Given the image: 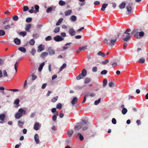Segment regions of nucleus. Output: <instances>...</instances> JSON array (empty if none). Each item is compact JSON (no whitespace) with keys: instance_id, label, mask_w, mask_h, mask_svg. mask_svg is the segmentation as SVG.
<instances>
[{"instance_id":"f257e3e1","label":"nucleus","mask_w":148,"mask_h":148,"mask_svg":"<svg viewBox=\"0 0 148 148\" xmlns=\"http://www.w3.org/2000/svg\"><path fill=\"white\" fill-rule=\"evenodd\" d=\"M87 123V122L85 120H83L82 122L79 123L75 126L74 129L75 131H77L80 130L83 127V125H84V124H86Z\"/></svg>"},{"instance_id":"f03ea898","label":"nucleus","mask_w":148,"mask_h":148,"mask_svg":"<svg viewBox=\"0 0 148 148\" xmlns=\"http://www.w3.org/2000/svg\"><path fill=\"white\" fill-rule=\"evenodd\" d=\"M138 34V30L137 29H134L131 32V34L132 35H134L135 38H139Z\"/></svg>"},{"instance_id":"7ed1b4c3","label":"nucleus","mask_w":148,"mask_h":148,"mask_svg":"<svg viewBox=\"0 0 148 148\" xmlns=\"http://www.w3.org/2000/svg\"><path fill=\"white\" fill-rule=\"evenodd\" d=\"M47 51L48 52L49 55L50 56L54 55L55 53V50L52 49L50 47L47 48Z\"/></svg>"},{"instance_id":"20e7f679","label":"nucleus","mask_w":148,"mask_h":148,"mask_svg":"<svg viewBox=\"0 0 148 148\" xmlns=\"http://www.w3.org/2000/svg\"><path fill=\"white\" fill-rule=\"evenodd\" d=\"M132 3H128L127 5L126 6V8L127 9V11L129 12V14H130L131 13V11L132 9Z\"/></svg>"},{"instance_id":"39448f33","label":"nucleus","mask_w":148,"mask_h":148,"mask_svg":"<svg viewBox=\"0 0 148 148\" xmlns=\"http://www.w3.org/2000/svg\"><path fill=\"white\" fill-rule=\"evenodd\" d=\"M54 40L57 42H60L64 40V38L62 36L57 35L53 38Z\"/></svg>"},{"instance_id":"423d86ee","label":"nucleus","mask_w":148,"mask_h":148,"mask_svg":"<svg viewBox=\"0 0 148 148\" xmlns=\"http://www.w3.org/2000/svg\"><path fill=\"white\" fill-rule=\"evenodd\" d=\"M110 41V45L111 46H114L116 41V38H114V39H110L109 38L108 39Z\"/></svg>"},{"instance_id":"0eeeda50","label":"nucleus","mask_w":148,"mask_h":148,"mask_svg":"<svg viewBox=\"0 0 148 148\" xmlns=\"http://www.w3.org/2000/svg\"><path fill=\"white\" fill-rule=\"evenodd\" d=\"M41 125L38 123H36L34 125V128L36 130H38L40 127Z\"/></svg>"},{"instance_id":"6e6552de","label":"nucleus","mask_w":148,"mask_h":148,"mask_svg":"<svg viewBox=\"0 0 148 148\" xmlns=\"http://www.w3.org/2000/svg\"><path fill=\"white\" fill-rule=\"evenodd\" d=\"M10 20V18L9 17H6L5 18L2 20V22L3 24H5L8 23Z\"/></svg>"},{"instance_id":"1a4fd4ad","label":"nucleus","mask_w":148,"mask_h":148,"mask_svg":"<svg viewBox=\"0 0 148 148\" xmlns=\"http://www.w3.org/2000/svg\"><path fill=\"white\" fill-rule=\"evenodd\" d=\"M18 111L19 113L21 114L22 116L23 115L25 114H27L26 111L23 110L22 108H21L19 109Z\"/></svg>"},{"instance_id":"9d476101","label":"nucleus","mask_w":148,"mask_h":148,"mask_svg":"<svg viewBox=\"0 0 148 148\" xmlns=\"http://www.w3.org/2000/svg\"><path fill=\"white\" fill-rule=\"evenodd\" d=\"M38 49L37 50L38 52H40L44 49V47L42 44H41L38 46Z\"/></svg>"},{"instance_id":"9b49d317","label":"nucleus","mask_w":148,"mask_h":148,"mask_svg":"<svg viewBox=\"0 0 148 148\" xmlns=\"http://www.w3.org/2000/svg\"><path fill=\"white\" fill-rule=\"evenodd\" d=\"M69 32V34L71 36H74L75 34V32L73 28L70 29Z\"/></svg>"},{"instance_id":"f8f14e48","label":"nucleus","mask_w":148,"mask_h":148,"mask_svg":"<svg viewBox=\"0 0 148 148\" xmlns=\"http://www.w3.org/2000/svg\"><path fill=\"white\" fill-rule=\"evenodd\" d=\"M34 139L36 144H38L39 143V136L38 134H36L34 136Z\"/></svg>"},{"instance_id":"ddd939ff","label":"nucleus","mask_w":148,"mask_h":148,"mask_svg":"<svg viewBox=\"0 0 148 148\" xmlns=\"http://www.w3.org/2000/svg\"><path fill=\"white\" fill-rule=\"evenodd\" d=\"M22 116L21 114L19 113L18 111L15 114L14 117L16 119H18Z\"/></svg>"},{"instance_id":"4468645a","label":"nucleus","mask_w":148,"mask_h":148,"mask_svg":"<svg viewBox=\"0 0 148 148\" xmlns=\"http://www.w3.org/2000/svg\"><path fill=\"white\" fill-rule=\"evenodd\" d=\"M85 120L87 121V123L86 124H84V125H83L82 130L83 131L86 130L88 127L89 123L87 120Z\"/></svg>"},{"instance_id":"2eb2a0df","label":"nucleus","mask_w":148,"mask_h":148,"mask_svg":"<svg viewBox=\"0 0 148 148\" xmlns=\"http://www.w3.org/2000/svg\"><path fill=\"white\" fill-rule=\"evenodd\" d=\"M77 138H79L80 140L82 141L83 140L84 138L83 136L80 133H78L76 136Z\"/></svg>"},{"instance_id":"dca6fc26","label":"nucleus","mask_w":148,"mask_h":148,"mask_svg":"<svg viewBox=\"0 0 148 148\" xmlns=\"http://www.w3.org/2000/svg\"><path fill=\"white\" fill-rule=\"evenodd\" d=\"M14 42L17 45H19L21 43V40L20 39L16 38L14 40Z\"/></svg>"},{"instance_id":"f3484780","label":"nucleus","mask_w":148,"mask_h":148,"mask_svg":"<svg viewBox=\"0 0 148 148\" xmlns=\"http://www.w3.org/2000/svg\"><path fill=\"white\" fill-rule=\"evenodd\" d=\"M19 100L17 99L15 100L14 102V104L16 105L15 106V107L16 108H17L18 106H19Z\"/></svg>"},{"instance_id":"a211bd4d","label":"nucleus","mask_w":148,"mask_h":148,"mask_svg":"<svg viewBox=\"0 0 148 148\" xmlns=\"http://www.w3.org/2000/svg\"><path fill=\"white\" fill-rule=\"evenodd\" d=\"M55 9V7L52 6L50 7H49L46 10V12L48 13H49L52 11L53 10H54Z\"/></svg>"},{"instance_id":"6ab92c4d","label":"nucleus","mask_w":148,"mask_h":148,"mask_svg":"<svg viewBox=\"0 0 148 148\" xmlns=\"http://www.w3.org/2000/svg\"><path fill=\"white\" fill-rule=\"evenodd\" d=\"M78 100L77 98L76 97H74L71 101V103L73 105H74L76 103Z\"/></svg>"},{"instance_id":"aec40b11","label":"nucleus","mask_w":148,"mask_h":148,"mask_svg":"<svg viewBox=\"0 0 148 148\" xmlns=\"http://www.w3.org/2000/svg\"><path fill=\"white\" fill-rule=\"evenodd\" d=\"M108 5V4L107 3H104L103 4L102 6V7L101 8V10L102 11H104L105 10L106 8Z\"/></svg>"},{"instance_id":"412c9836","label":"nucleus","mask_w":148,"mask_h":148,"mask_svg":"<svg viewBox=\"0 0 148 148\" xmlns=\"http://www.w3.org/2000/svg\"><path fill=\"white\" fill-rule=\"evenodd\" d=\"M126 5L125 3L124 2H122L119 5V8L121 9L124 8Z\"/></svg>"},{"instance_id":"4be33fe9","label":"nucleus","mask_w":148,"mask_h":148,"mask_svg":"<svg viewBox=\"0 0 148 148\" xmlns=\"http://www.w3.org/2000/svg\"><path fill=\"white\" fill-rule=\"evenodd\" d=\"M72 12V11L71 10H68L64 12V14L65 16H67L70 15Z\"/></svg>"},{"instance_id":"5701e85b","label":"nucleus","mask_w":148,"mask_h":148,"mask_svg":"<svg viewBox=\"0 0 148 148\" xmlns=\"http://www.w3.org/2000/svg\"><path fill=\"white\" fill-rule=\"evenodd\" d=\"M87 45L83 46L82 47H80L79 48V51H84L87 49Z\"/></svg>"},{"instance_id":"b1692460","label":"nucleus","mask_w":148,"mask_h":148,"mask_svg":"<svg viewBox=\"0 0 148 148\" xmlns=\"http://www.w3.org/2000/svg\"><path fill=\"white\" fill-rule=\"evenodd\" d=\"M97 54L99 56H101L103 57H105L106 56V54L102 52L101 51H99L98 53Z\"/></svg>"},{"instance_id":"393cba45","label":"nucleus","mask_w":148,"mask_h":148,"mask_svg":"<svg viewBox=\"0 0 148 148\" xmlns=\"http://www.w3.org/2000/svg\"><path fill=\"white\" fill-rule=\"evenodd\" d=\"M45 65V62H44L41 64L40 65L39 67L38 68V70L39 71H41L42 69L43 66Z\"/></svg>"},{"instance_id":"a878e982","label":"nucleus","mask_w":148,"mask_h":148,"mask_svg":"<svg viewBox=\"0 0 148 148\" xmlns=\"http://www.w3.org/2000/svg\"><path fill=\"white\" fill-rule=\"evenodd\" d=\"M86 73L87 72L86 69H84L82 70L81 74L82 75L83 77H85L86 75Z\"/></svg>"},{"instance_id":"bb28decb","label":"nucleus","mask_w":148,"mask_h":148,"mask_svg":"<svg viewBox=\"0 0 148 148\" xmlns=\"http://www.w3.org/2000/svg\"><path fill=\"white\" fill-rule=\"evenodd\" d=\"M18 50L24 53L26 52V49L25 48L23 47H21L18 48Z\"/></svg>"},{"instance_id":"cd10ccee","label":"nucleus","mask_w":148,"mask_h":148,"mask_svg":"<svg viewBox=\"0 0 148 148\" xmlns=\"http://www.w3.org/2000/svg\"><path fill=\"white\" fill-rule=\"evenodd\" d=\"M5 117V114H0V120L2 121H4V118Z\"/></svg>"},{"instance_id":"c85d7f7f","label":"nucleus","mask_w":148,"mask_h":148,"mask_svg":"<svg viewBox=\"0 0 148 148\" xmlns=\"http://www.w3.org/2000/svg\"><path fill=\"white\" fill-rule=\"evenodd\" d=\"M31 25L30 24L27 25L26 26L25 30L27 32H28L29 29L31 28Z\"/></svg>"},{"instance_id":"c756f323","label":"nucleus","mask_w":148,"mask_h":148,"mask_svg":"<svg viewBox=\"0 0 148 148\" xmlns=\"http://www.w3.org/2000/svg\"><path fill=\"white\" fill-rule=\"evenodd\" d=\"M66 64L65 63L63 64L62 65L60 69L59 72H61L63 69L66 68Z\"/></svg>"},{"instance_id":"7c9ffc66","label":"nucleus","mask_w":148,"mask_h":148,"mask_svg":"<svg viewBox=\"0 0 148 148\" xmlns=\"http://www.w3.org/2000/svg\"><path fill=\"white\" fill-rule=\"evenodd\" d=\"M130 35H127L126 36V37L123 38V40L124 41H127L130 40Z\"/></svg>"},{"instance_id":"2f4dec72","label":"nucleus","mask_w":148,"mask_h":148,"mask_svg":"<svg viewBox=\"0 0 148 148\" xmlns=\"http://www.w3.org/2000/svg\"><path fill=\"white\" fill-rule=\"evenodd\" d=\"M35 8L36 10V11L34 12V13H36L37 12H39V6L38 5H36L34 7Z\"/></svg>"},{"instance_id":"473e14b6","label":"nucleus","mask_w":148,"mask_h":148,"mask_svg":"<svg viewBox=\"0 0 148 148\" xmlns=\"http://www.w3.org/2000/svg\"><path fill=\"white\" fill-rule=\"evenodd\" d=\"M77 17L76 16L74 15H73L70 18V19L72 21L74 22L76 21Z\"/></svg>"},{"instance_id":"72a5a7b5","label":"nucleus","mask_w":148,"mask_h":148,"mask_svg":"<svg viewBox=\"0 0 148 148\" xmlns=\"http://www.w3.org/2000/svg\"><path fill=\"white\" fill-rule=\"evenodd\" d=\"M63 19L62 18H60L59 20L58 21V22L56 23V25H60V24L62 22Z\"/></svg>"},{"instance_id":"f704fd0d","label":"nucleus","mask_w":148,"mask_h":148,"mask_svg":"<svg viewBox=\"0 0 148 148\" xmlns=\"http://www.w3.org/2000/svg\"><path fill=\"white\" fill-rule=\"evenodd\" d=\"M35 43V41L33 39H32L30 40L29 42V44L32 45H34Z\"/></svg>"},{"instance_id":"c9c22d12","label":"nucleus","mask_w":148,"mask_h":148,"mask_svg":"<svg viewBox=\"0 0 148 148\" xmlns=\"http://www.w3.org/2000/svg\"><path fill=\"white\" fill-rule=\"evenodd\" d=\"M138 35L139 37V38H140V37H143V36L144 35V33L143 31L140 32H138Z\"/></svg>"},{"instance_id":"e433bc0d","label":"nucleus","mask_w":148,"mask_h":148,"mask_svg":"<svg viewBox=\"0 0 148 148\" xmlns=\"http://www.w3.org/2000/svg\"><path fill=\"white\" fill-rule=\"evenodd\" d=\"M145 58H142L140 59L138 61L139 63L143 64L145 62Z\"/></svg>"},{"instance_id":"4c0bfd02","label":"nucleus","mask_w":148,"mask_h":148,"mask_svg":"<svg viewBox=\"0 0 148 148\" xmlns=\"http://www.w3.org/2000/svg\"><path fill=\"white\" fill-rule=\"evenodd\" d=\"M84 77L82 75H81V74H80L76 78L77 80H79L81 79H83V78H84Z\"/></svg>"},{"instance_id":"58836bf2","label":"nucleus","mask_w":148,"mask_h":148,"mask_svg":"<svg viewBox=\"0 0 148 148\" xmlns=\"http://www.w3.org/2000/svg\"><path fill=\"white\" fill-rule=\"evenodd\" d=\"M65 4V2L62 0L60 1L59 2V4L61 6L64 5Z\"/></svg>"},{"instance_id":"ea45409f","label":"nucleus","mask_w":148,"mask_h":148,"mask_svg":"<svg viewBox=\"0 0 148 148\" xmlns=\"http://www.w3.org/2000/svg\"><path fill=\"white\" fill-rule=\"evenodd\" d=\"M73 133V131L72 130H69L67 133V135L69 137H70Z\"/></svg>"},{"instance_id":"a19ab883","label":"nucleus","mask_w":148,"mask_h":148,"mask_svg":"<svg viewBox=\"0 0 148 148\" xmlns=\"http://www.w3.org/2000/svg\"><path fill=\"white\" fill-rule=\"evenodd\" d=\"M101 100V98H100L98 100L95 101L94 102V104L96 105H97L100 103Z\"/></svg>"},{"instance_id":"79ce46f5","label":"nucleus","mask_w":148,"mask_h":148,"mask_svg":"<svg viewBox=\"0 0 148 148\" xmlns=\"http://www.w3.org/2000/svg\"><path fill=\"white\" fill-rule=\"evenodd\" d=\"M127 110L125 108H123L122 110V112L123 114H125L127 112Z\"/></svg>"},{"instance_id":"37998d69","label":"nucleus","mask_w":148,"mask_h":148,"mask_svg":"<svg viewBox=\"0 0 148 148\" xmlns=\"http://www.w3.org/2000/svg\"><path fill=\"white\" fill-rule=\"evenodd\" d=\"M5 34V32L3 30H0V36H3Z\"/></svg>"},{"instance_id":"c03bdc74","label":"nucleus","mask_w":148,"mask_h":148,"mask_svg":"<svg viewBox=\"0 0 148 148\" xmlns=\"http://www.w3.org/2000/svg\"><path fill=\"white\" fill-rule=\"evenodd\" d=\"M36 52V50L34 48H32L31 53L33 56H34Z\"/></svg>"},{"instance_id":"a18cd8bd","label":"nucleus","mask_w":148,"mask_h":148,"mask_svg":"<svg viewBox=\"0 0 148 148\" xmlns=\"http://www.w3.org/2000/svg\"><path fill=\"white\" fill-rule=\"evenodd\" d=\"M11 28V26L9 25H7L4 27V29L5 30Z\"/></svg>"},{"instance_id":"49530a36","label":"nucleus","mask_w":148,"mask_h":148,"mask_svg":"<svg viewBox=\"0 0 148 148\" xmlns=\"http://www.w3.org/2000/svg\"><path fill=\"white\" fill-rule=\"evenodd\" d=\"M18 62H16L14 65V67L16 71V73L17 71V67L18 66Z\"/></svg>"},{"instance_id":"de8ad7c7","label":"nucleus","mask_w":148,"mask_h":148,"mask_svg":"<svg viewBox=\"0 0 148 148\" xmlns=\"http://www.w3.org/2000/svg\"><path fill=\"white\" fill-rule=\"evenodd\" d=\"M131 31V30L129 28L127 29L124 32V34H127L128 35H130V33H129V32H130Z\"/></svg>"},{"instance_id":"09e8293b","label":"nucleus","mask_w":148,"mask_h":148,"mask_svg":"<svg viewBox=\"0 0 148 148\" xmlns=\"http://www.w3.org/2000/svg\"><path fill=\"white\" fill-rule=\"evenodd\" d=\"M62 105L61 103H58L56 106V108L57 109H59L62 108Z\"/></svg>"},{"instance_id":"8fccbe9b","label":"nucleus","mask_w":148,"mask_h":148,"mask_svg":"<svg viewBox=\"0 0 148 148\" xmlns=\"http://www.w3.org/2000/svg\"><path fill=\"white\" fill-rule=\"evenodd\" d=\"M48 53L47 52H43L41 55V57L43 58L45 56L48 55Z\"/></svg>"},{"instance_id":"3c124183","label":"nucleus","mask_w":148,"mask_h":148,"mask_svg":"<svg viewBox=\"0 0 148 148\" xmlns=\"http://www.w3.org/2000/svg\"><path fill=\"white\" fill-rule=\"evenodd\" d=\"M60 30V29L59 27H56L54 29V32L55 33H57L59 32Z\"/></svg>"},{"instance_id":"603ef678","label":"nucleus","mask_w":148,"mask_h":148,"mask_svg":"<svg viewBox=\"0 0 148 148\" xmlns=\"http://www.w3.org/2000/svg\"><path fill=\"white\" fill-rule=\"evenodd\" d=\"M19 34L23 37H24L26 35L27 32H21L19 33Z\"/></svg>"},{"instance_id":"864d4df0","label":"nucleus","mask_w":148,"mask_h":148,"mask_svg":"<svg viewBox=\"0 0 148 148\" xmlns=\"http://www.w3.org/2000/svg\"><path fill=\"white\" fill-rule=\"evenodd\" d=\"M52 37L51 36H48L45 38V40L46 41H48L51 40Z\"/></svg>"},{"instance_id":"5fc2aeb1","label":"nucleus","mask_w":148,"mask_h":148,"mask_svg":"<svg viewBox=\"0 0 148 148\" xmlns=\"http://www.w3.org/2000/svg\"><path fill=\"white\" fill-rule=\"evenodd\" d=\"M58 98V97H55L51 99V101L53 102H54L57 100Z\"/></svg>"},{"instance_id":"6e6d98bb","label":"nucleus","mask_w":148,"mask_h":148,"mask_svg":"<svg viewBox=\"0 0 148 148\" xmlns=\"http://www.w3.org/2000/svg\"><path fill=\"white\" fill-rule=\"evenodd\" d=\"M32 36L34 39H36L39 37V35L37 34H34Z\"/></svg>"},{"instance_id":"4d7b16f0","label":"nucleus","mask_w":148,"mask_h":148,"mask_svg":"<svg viewBox=\"0 0 148 148\" xmlns=\"http://www.w3.org/2000/svg\"><path fill=\"white\" fill-rule=\"evenodd\" d=\"M29 9V8L26 6H25L23 7V11L25 12L28 10Z\"/></svg>"},{"instance_id":"13d9d810","label":"nucleus","mask_w":148,"mask_h":148,"mask_svg":"<svg viewBox=\"0 0 148 148\" xmlns=\"http://www.w3.org/2000/svg\"><path fill=\"white\" fill-rule=\"evenodd\" d=\"M32 18L31 17H29L27 18L26 19V21L27 22L29 23L32 21Z\"/></svg>"},{"instance_id":"bf43d9fd","label":"nucleus","mask_w":148,"mask_h":148,"mask_svg":"<svg viewBox=\"0 0 148 148\" xmlns=\"http://www.w3.org/2000/svg\"><path fill=\"white\" fill-rule=\"evenodd\" d=\"M12 19L14 21H16L18 19V17L16 15H14Z\"/></svg>"},{"instance_id":"052dcab7","label":"nucleus","mask_w":148,"mask_h":148,"mask_svg":"<svg viewBox=\"0 0 148 148\" xmlns=\"http://www.w3.org/2000/svg\"><path fill=\"white\" fill-rule=\"evenodd\" d=\"M107 73V71L106 70H104L101 71V75H105Z\"/></svg>"},{"instance_id":"680f3d73","label":"nucleus","mask_w":148,"mask_h":148,"mask_svg":"<svg viewBox=\"0 0 148 148\" xmlns=\"http://www.w3.org/2000/svg\"><path fill=\"white\" fill-rule=\"evenodd\" d=\"M107 81L106 79H104L103 81V86L105 87L107 84Z\"/></svg>"},{"instance_id":"e2e57ef3","label":"nucleus","mask_w":148,"mask_h":148,"mask_svg":"<svg viewBox=\"0 0 148 148\" xmlns=\"http://www.w3.org/2000/svg\"><path fill=\"white\" fill-rule=\"evenodd\" d=\"M112 123L114 124H116V119L114 118H112Z\"/></svg>"},{"instance_id":"0e129e2a","label":"nucleus","mask_w":148,"mask_h":148,"mask_svg":"<svg viewBox=\"0 0 148 148\" xmlns=\"http://www.w3.org/2000/svg\"><path fill=\"white\" fill-rule=\"evenodd\" d=\"M23 123L21 121H19L18 123V125L19 126L21 127L23 124Z\"/></svg>"},{"instance_id":"69168bd1","label":"nucleus","mask_w":148,"mask_h":148,"mask_svg":"<svg viewBox=\"0 0 148 148\" xmlns=\"http://www.w3.org/2000/svg\"><path fill=\"white\" fill-rule=\"evenodd\" d=\"M108 62L109 60H106L102 62V63L103 64H106L108 63Z\"/></svg>"},{"instance_id":"338daca9","label":"nucleus","mask_w":148,"mask_h":148,"mask_svg":"<svg viewBox=\"0 0 148 148\" xmlns=\"http://www.w3.org/2000/svg\"><path fill=\"white\" fill-rule=\"evenodd\" d=\"M92 71L93 72H96L97 71V68L96 66L93 67L92 68Z\"/></svg>"},{"instance_id":"774afa93","label":"nucleus","mask_w":148,"mask_h":148,"mask_svg":"<svg viewBox=\"0 0 148 148\" xmlns=\"http://www.w3.org/2000/svg\"><path fill=\"white\" fill-rule=\"evenodd\" d=\"M90 79L88 78H86L85 79V84H87V83H88L89 82H90Z\"/></svg>"}]
</instances>
